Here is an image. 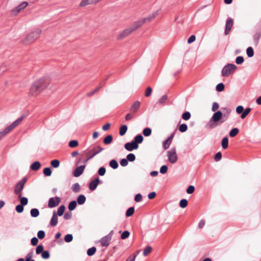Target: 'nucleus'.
I'll use <instances>...</instances> for the list:
<instances>
[{
    "label": "nucleus",
    "mask_w": 261,
    "mask_h": 261,
    "mask_svg": "<svg viewBox=\"0 0 261 261\" xmlns=\"http://www.w3.org/2000/svg\"><path fill=\"white\" fill-rule=\"evenodd\" d=\"M224 110L226 111L224 114L220 111H218L213 114L210 120L206 124V127L208 128L213 129L217 127L219 124L218 122L222 117L225 118V120L227 119L231 113V110L227 108H224Z\"/></svg>",
    "instance_id": "1"
},
{
    "label": "nucleus",
    "mask_w": 261,
    "mask_h": 261,
    "mask_svg": "<svg viewBox=\"0 0 261 261\" xmlns=\"http://www.w3.org/2000/svg\"><path fill=\"white\" fill-rule=\"evenodd\" d=\"M160 11L161 10L159 9L146 17L139 19L134 22L129 27L132 29L133 32L137 30L145 23L150 22L154 19L159 15Z\"/></svg>",
    "instance_id": "2"
},
{
    "label": "nucleus",
    "mask_w": 261,
    "mask_h": 261,
    "mask_svg": "<svg viewBox=\"0 0 261 261\" xmlns=\"http://www.w3.org/2000/svg\"><path fill=\"white\" fill-rule=\"evenodd\" d=\"M41 33L42 30L41 29L38 28L34 29L22 40V43L24 45H29L33 43L40 37Z\"/></svg>",
    "instance_id": "3"
},
{
    "label": "nucleus",
    "mask_w": 261,
    "mask_h": 261,
    "mask_svg": "<svg viewBox=\"0 0 261 261\" xmlns=\"http://www.w3.org/2000/svg\"><path fill=\"white\" fill-rule=\"evenodd\" d=\"M25 116L22 115L20 118L15 120L12 124L10 126L6 127L3 131L0 132V140L10 132H11L15 127L17 126L23 120Z\"/></svg>",
    "instance_id": "4"
},
{
    "label": "nucleus",
    "mask_w": 261,
    "mask_h": 261,
    "mask_svg": "<svg viewBox=\"0 0 261 261\" xmlns=\"http://www.w3.org/2000/svg\"><path fill=\"white\" fill-rule=\"evenodd\" d=\"M40 89L43 91L46 89L50 83V80L49 78L46 77H41L34 82Z\"/></svg>",
    "instance_id": "5"
},
{
    "label": "nucleus",
    "mask_w": 261,
    "mask_h": 261,
    "mask_svg": "<svg viewBox=\"0 0 261 261\" xmlns=\"http://www.w3.org/2000/svg\"><path fill=\"white\" fill-rule=\"evenodd\" d=\"M27 181V178H23L21 179L15 186L14 189V193L18 195V198H20L22 196L21 191L23 189L24 185Z\"/></svg>",
    "instance_id": "6"
},
{
    "label": "nucleus",
    "mask_w": 261,
    "mask_h": 261,
    "mask_svg": "<svg viewBox=\"0 0 261 261\" xmlns=\"http://www.w3.org/2000/svg\"><path fill=\"white\" fill-rule=\"evenodd\" d=\"M236 69L237 66L234 64H228L222 69V74L223 76H227L234 72Z\"/></svg>",
    "instance_id": "7"
},
{
    "label": "nucleus",
    "mask_w": 261,
    "mask_h": 261,
    "mask_svg": "<svg viewBox=\"0 0 261 261\" xmlns=\"http://www.w3.org/2000/svg\"><path fill=\"white\" fill-rule=\"evenodd\" d=\"M167 155L169 161L171 164H174L177 162L178 156L175 148H171L170 150L168 151Z\"/></svg>",
    "instance_id": "8"
},
{
    "label": "nucleus",
    "mask_w": 261,
    "mask_h": 261,
    "mask_svg": "<svg viewBox=\"0 0 261 261\" xmlns=\"http://www.w3.org/2000/svg\"><path fill=\"white\" fill-rule=\"evenodd\" d=\"M42 91V90L34 83L30 88L29 96L30 97H36L39 95Z\"/></svg>",
    "instance_id": "9"
},
{
    "label": "nucleus",
    "mask_w": 261,
    "mask_h": 261,
    "mask_svg": "<svg viewBox=\"0 0 261 261\" xmlns=\"http://www.w3.org/2000/svg\"><path fill=\"white\" fill-rule=\"evenodd\" d=\"M133 32L132 29L129 27L118 34L117 39L118 40H122L130 35Z\"/></svg>",
    "instance_id": "10"
},
{
    "label": "nucleus",
    "mask_w": 261,
    "mask_h": 261,
    "mask_svg": "<svg viewBox=\"0 0 261 261\" xmlns=\"http://www.w3.org/2000/svg\"><path fill=\"white\" fill-rule=\"evenodd\" d=\"M102 150H103V148L99 146H97L93 147L92 149L90 150L87 153V156H89V159H92L97 154L100 152Z\"/></svg>",
    "instance_id": "11"
},
{
    "label": "nucleus",
    "mask_w": 261,
    "mask_h": 261,
    "mask_svg": "<svg viewBox=\"0 0 261 261\" xmlns=\"http://www.w3.org/2000/svg\"><path fill=\"white\" fill-rule=\"evenodd\" d=\"M113 236V231H112L108 235L102 238L100 241L101 245L103 247H107L109 245L110 242L112 239Z\"/></svg>",
    "instance_id": "12"
},
{
    "label": "nucleus",
    "mask_w": 261,
    "mask_h": 261,
    "mask_svg": "<svg viewBox=\"0 0 261 261\" xmlns=\"http://www.w3.org/2000/svg\"><path fill=\"white\" fill-rule=\"evenodd\" d=\"M61 202L60 198L59 197L50 198L49 199L48 206L50 208H53L58 206Z\"/></svg>",
    "instance_id": "13"
},
{
    "label": "nucleus",
    "mask_w": 261,
    "mask_h": 261,
    "mask_svg": "<svg viewBox=\"0 0 261 261\" xmlns=\"http://www.w3.org/2000/svg\"><path fill=\"white\" fill-rule=\"evenodd\" d=\"M138 144H137L136 142L132 141L131 142L126 143L124 145L125 148L128 151H132L134 149H136L138 148Z\"/></svg>",
    "instance_id": "14"
},
{
    "label": "nucleus",
    "mask_w": 261,
    "mask_h": 261,
    "mask_svg": "<svg viewBox=\"0 0 261 261\" xmlns=\"http://www.w3.org/2000/svg\"><path fill=\"white\" fill-rule=\"evenodd\" d=\"M233 19L231 18H229L226 22L225 24V35H227L229 34V32L231 30V29L233 25Z\"/></svg>",
    "instance_id": "15"
},
{
    "label": "nucleus",
    "mask_w": 261,
    "mask_h": 261,
    "mask_svg": "<svg viewBox=\"0 0 261 261\" xmlns=\"http://www.w3.org/2000/svg\"><path fill=\"white\" fill-rule=\"evenodd\" d=\"M85 168V165H82L78 167L75 169L73 172V175L75 177L80 176L84 172V170Z\"/></svg>",
    "instance_id": "16"
},
{
    "label": "nucleus",
    "mask_w": 261,
    "mask_h": 261,
    "mask_svg": "<svg viewBox=\"0 0 261 261\" xmlns=\"http://www.w3.org/2000/svg\"><path fill=\"white\" fill-rule=\"evenodd\" d=\"M173 137L174 134H172L166 141L163 142V147L165 150L167 149L169 147Z\"/></svg>",
    "instance_id": "17"
},
{
    "label": "nucleus",
    "mask_w": 261,
    "mask_h": 261,
    "mask_svg": "<svg viewBox=\"0 0 261 261\" xmlns=\"http://www.w3.org/2000/svg\"><path fill=\"white\" fill-rule=\"evenodd\" d=\"M99 182V178H96L95 179L93 180L89 185V189L91 191L94 190L97 186H98Z\"/></svg>",
    "instance_id": "18"
},
{
    "label": "nucleus",
    "mask_w": 261,
    "mask_h": 261,
    "mask_svg": "<svg viewBox=\"0 0 261 261\" xmlns=\"http://www.w3.org/2000/svg\"><path fill=\"white\" fill-rule=\"evenodd\" d=\"M58 223V216L56 212H53V217L50 220V224L52 226L57 225Z\"/></svg>",
    "instance_id": "19"
},
{
    "label": "nucleus",
    "mask_w": 261,
    "mask_h": 261,
    "mask_svg": "<svg viewBox=\"0 0 261 261\" xmlns=\"http://www.w3.org/2000/svg\"><path fill=\"white\" fill-rule=\"evenodd\" d=\"M140 102L139 101H135L130 107V111L133 113L137 112L140 108Z\"/></svg>",
    "instance_id": "20"
},
{
    "label": "nucleus",
    "mask_w": 261,
    "mask_h": 261,
    "mask_svg": "<svg viewBox=\"0 0 261 261\" xmlns=\"http://www.w3.org/2000/svg\"><path fill=\"white\" fill-rule=\"evenodd\" d=\"M41 167V164L38 161H36L34 162L31 166L30 169L33 171H37Z\"/></svg>",
    "instance_id": "21"
},
{
    "label": "nucleus",
    "mask_w": 261,
    "mask_h": 261,
    "mask_svg": "<svg viewBox=\"0 0 261 261\" xmlns=\"http://www.w3.org/2000/svg\"><path fill=\"white\" fill-rule=\"evenodd\" d=\"M102 87V85L100 84V85L97 87V88H96L95 89L90 91V92H88L86 93V96L87 97H91L92 96H93L94 94H95V93H96L97 92H98L99 90Z\"/></svg>",
    "instance_id": "22"
},
{
    "label": "nucleus",
    "mask_w": 261,
    "mask_h": 261,
    "mask_svg": "<svg viewBox=\"0 0 261 261\" xmlns=\"http://www.w3.org/2000/svg\"><path fill=\"white\" fill-rule=\"evenodd\" d=\"M221 144L224 149H226L228 145V139L227 137L223 138L222 140Z\"/></svg>",
    "instance_id": "23"
},
{
    "label": "nucleus",
    "mask_w": 261,
    "mask_h": 261,
    "mask_svg": "<svg viewBox=\"0 0 261 261\" xmlns=\"http://www.w3.org/2000/svg\"><path fill=\"white\" fill-rule=\"evenodd\" d=\"M113 140V137L112 135H108L107 136L103 139V143L106 144H110Z\"/></svg>",
    "instance_id": "24"
},
{
    "label": "nucleus",
    "mask_w": 261,
    "mask_h": 261,
    "mask_svg": "<svg viewBox=\"0 0 261 261\" xmlns=\"http://www.w3.org/2000/svg\"><path fill=\"white\" fill-rule=\"evenodd\" d=\"M86 201V197L83 195H80L78 196L77 198V202L79 204H83L85 203Z\"/></svg>",
    "instance_id": "25"
},
{
    "label": "nucleus",
    "mask_w": 261,
    "mask_h": 261,
    "mask_svg": "<svg viewBox=\"0 0 261 261\" xmlns=\"http://www.w3.org/2000/svg\"><path fill=\"white\" fill-rule=\"evenodd\" d=\"M127 130V127L126 125H121L120 127L119 134L120 136H123Z\"/></svg>",
    "instance_id": "26"
},
{
    "label": "nucleus",
    "mask_w": 261,
    "mask_h": 261,
    "mask_svg": "<svg viewBox=\"0 0 261 261\" xmlns=\"http://www.w3.org/2000/svg\"><path fill=\"white\" fill-rule=\"evenodd\" d=\"M239 132V130L238 128H233L229 132V136L231 137H234L238 134Z\"/></svg>",
    "instance_id": "27"
},
{
    "label": "nucleus",
    "mask_w": 261,
    "mask_h": 261,
    "mask_svg": "<svg viewBox=\"0 0 261 261\" xmlns=\"http://www.w3.org/2000/svg\"><path fill=\"white\" fill-rule=\"evenodd\" d=\"M71 189L74 192L78 193L81 189L80 185L79 183H75L72 185Z\"/></svg>",
    "instance_id": "28"
},
{
    "label": "nucleus",
    "mask_w": 261,
    "mask_h": 261,
    "mask_svg": "<svg viewBox=\"0 0 261 261\" xmlns=\"http://www.w3.org/2000/svg\"><path fill=\"white\" fill-rule=\"evenodd\" d=\"M143 140V137H142V136L141 135H139L135 137L133 141L134 142H136L137 144H138V143H141V142H142Z\"/></svg>",
    "instance_id": "29"
},
{
    "label": "nucleus",
    "mask_w": 261,
    "mask_h": 261,
    "mask_svg": "<svg viewBox=\"0 0 261 261\" xmlns=\"http://www.w3.org/2000/svg\"><path fill=\"white\" fill-rule=\"evenodd\" d=\"M31 215L33 217H37L39 215V211L37 208H33L31 210Z\"/></svg>",
    "instance_id": "30"
},
{
    "label": "nucleus",
    "mask_w": 261,
    "mask_h": 261,
    "mask_svg": "<svg viewBox=\"0 0 261 261\" xmlns=\"http://www.w3.org/2000/svg\"><path fill=\"white\" fill-rule=\"evenodd\" d=\"M251 109L250 108H246L245 110H244L243 112L242 113L241 118L242 119H244L251 112Z\"/></svg>",
    "instance_id": "31"
},
{
    "label": "nucleus",
    "mask_w": 261,
    "mask_h": 261,
    "mask_svg": "<svg viewBox=\"0 0 261 261\" xmlns=\"http://www.w3.org/2000/svg\"><path fill=\"white\" fill-rule=\"evenodd\" d=\"M28 6V3L27 2H23L20 5H19L16 8V10L19 12L21 10L25 8Z\"/></svg>",
    "instance_id": "32"
},
{
    "label": "nucleus",
    "mask_w": 261,
    "mask_h": 261,
    "mask_svg": "<svg viewBox=\"0 0 261 261\" xmlns=\"http://www.w3.org/2000/svg\"><path fill=\"white\" fill-rule=\"evenodd\" d=\"M65 209V207L64 205H61L58 208L57 213H56L57 215H58L59 216H62L64 212Z\"/></svg>",
    "instance_id": "33"
},
{
    "label": "nucleus",
    "mask_w": 261,
    "mask_h": 261,
    "mask_svg": "<svg viewBox=\"0 0 261 261\" xmlns=\"http://www.w3.org/2000/svg\"><path fill=\"white\" fill-rule=\"evenodd\" d=\"M110 166L111 168L115 169L118 168V164L115 160H112L110 162Z\"/></svg>",
    "instance_id": "34"
},
{
    "label": "nucleus",
    "mask_w": 261,
    "mask_h": 261,
    "mask_svg": "<svg viewBox=\"0 0 261 261\" xmlns=\"http://www.w3.org/2000/svg\"><path fill=\"white\" fill-rule=\"evenodd\" d=\"M68 145L71 148H75L79 145V142L77 140H71L69 142Z\"/></svg>",
    "instance_id": "35"
},
{
    "label": "nucleus",
    "mask_w": 261,
    "mask_h": 261,
    "mask_svg": "<svg viewBox=\"0 0 261 261\" xmlns=\"http://www.w3.org/2000/svg\"><path fill=\"white\" fill-rule=\"evenodd\" d=\"M77 203L75 201H72L70 202L68 205V209L70 211H73L74 210L76 206Z\"/></svg>",
    "instance_id": "36"
},
{
    "label": "nucleus",
    "mask_w": 261,
    "mask_h": 261,
    "mask_svg": "<svg viewBox=\"0 0 261 261\" xmlns=\"http://www.w3.org/2000/svg\"><path fill=\"white\" fill-rule=\"evenodd\" d=\"M135 212V208L133 207H130L126 212V216L130 217L133 215Z\"/></svg>",
    "instance_id": "37"
},
{
    "label": "nucleus",
    "mask_w": 261,
    "mask_h": 261,
    "mask_svg": "<svg viewBox=\"0 0 261 261\" xmlns=\"http://www.w3.org/2000/svg\"><path fill=\"white\" fill-rule=\"evenodd\" d=\"M188 203L187 199H182L179 202V206L181 208H185L188 205Z\"/></svg>",
    "instance_id": "38"
},
{
    "label": "nucleus",
    "mask_w": 261,
    "mask_h": 261,
    "mask_svg": "<svg viewBox=\"0 0 261 261\" xmlns=\"http://www.w3.org/2000/svg\"><path fill=\"white\" fill-rule=\"evenodd\" d=\"M20 199V204L24 206L26 205L28 203V199L27 198L24 197H22L21 196L20 198H18Z\"/></svg>",
    "instance_id": "39"
},
{
    "label": "nucleus",
    "mask_w": 261,
    "mask_h": 261,
    "mask_svg": "<svg viewBox=\"0 0 261 261\" xmlns=\"http://www.w3.org/2000/svg\"><path fill=\"white\" fill-rule=\"evenodd\" d=\"M96 251V248L95 247H92V248H89L87 250V254L89 256H92L93 254H95V252Z\"/></svg>",
    "instance_id": "40"
},
{
    "label": "nucleus",
    "mask_w": 261,
    "mask_h": 261,
    "mask_svg": "<svg viewBox=\"0 0 261 261\" xmlns=\"http://www.w3.org/2000/svg\"><path fill=\"white\" fill-rule=\"evenodd\" d=\"M43 174L47 176H49L51 174V170L50 168L46 167L43 169Z\"/></svg>",
    "instance_id": "41"
},
{
    "label": "nucleus",
    "mask_w": 261,
    "mask_h": 261,
    "mask_svg": "<svg viewBox=\"0 0 261 261\" xmlns=\"http://www.w3.org/2000/svg\"><path fill=\"white\" fill-rule=\"evenodd\" d=\"M178 129L180 132L184 133L187 130L188 126L186 124H182L179 125Z\"/></svg>",
    "instance_id": "42"
},
{
    "label": "nucleus",
    "mask_w": 261,
    "mask_h": 261,
    "mask_svg": "<svg viewBox=\"0 0 261 261\" xmlns=\"http://www.w3.org/2000/svg\"><path fill=\"white\" fill-rule=\"evenodd\" d=\"M151 129L150 128L147 127L144 129L143 131V135L146 136L148 137L151 135Z\"/></svg>",
    "instance_id": "43"
},
{
    "label": "nucleus",
    "mask_w": 261,
    "mask_h": 261,
    "mask_svg": "<svg viewBox=\"0 0 261 261\" xmlns=\"http://www.w3.org/2000/svg\"><path fill=\"white\" fill-rule=\"evenodd\" d=\"M152 248L150 246H148L144 249L143 255L145 256H147L151 251Z\"/></svg>",
    "instance_id": "44"
},
{
    "label": "nucleus",
    "mask_w": 261,
    "mask_h": 261,
    "mask_svg": "<svg viewBox=\"0 0 261 261\" xmlns=\"http://www.w3.org/2000/svg\"><path fill=\"white\" fill-rule=\"evenodd\" d=\"M50 164L53 167L58 168L60 165V161L58 160H54L51 161Z\"/></svg>",
    "instance_id": "45"
},
{
    "label": "nucleus",
    "mask_w": 261,
    "mask_h": 261,
    "mask_svg": "<svg viewBox=\"0 0 261 261\" xmlns=\"http://www.w3.org/2000/svg\"><path fill=\"white\" fill-rule=\"evenodd\" d=\"M191 117V114L189 112H186L182 114V118L185 120H189Z\"/></svg>",
    "instance_id": "46"
},
{
    "label": "nucleus",
    "mask_w": 261,
    "mask_h": 261,
    "mask_svg": "<svg viewBox=\"0 0 261 261\" xmlns=\"http://www.w3.org/2000/svg\"><path fill=\"white\" fill-rule=\"evenodd\" d=\"M126 159L127 161H129L130 162H133L136 159L135 155L133 153H129L126 156Z\"/></svg>",
    "instance_id": "47"
},
{
    "label": "nucleus",
    "mask_w": 261,
    "mask_h": 261,
    "mask_svg": "<svg viewBox=\"0 0 261 261\" xmlns=\"http://www.w3.org/2000/svg\"><path fill=\"white\" fill-rule=\"evenodd\" d=\"M72 239H73V237H72V234H66L64 238V240L67 243L70 242L71 241H72Z\"/></svg>",
    "instance_id": "48"
},
{
    "label": "nucleus",
    "mask_w": 261,
    "mask_h": 261,
    "mask_svg": "<svg viewBox=\"0 0 261 261\" xmlns=\"http://www.w3.org/2000/svg\"><path fill=\"white\" fill-rule=\"evenodd\" d=\"M224 89V85L223 83H219L216 86V90L218 92H221Z\"/></svg>",
    "instance_id": "49"
},
{
    "label": "nucleus",
    "mask_w": 261,
    "mask_h": 261,
    "mask_svg": "<svg viewBox=\"0 0 261 261\" xmlns=\"http://www.w3.org/2000/svg\"><path fill=\"white\" fill-rule=\"evenodd\" d=\"M41 256L44 259H48L50 256L49 252L47 251H43L42 252Z\"/></svg>",
    "instance_id": "50"
},
{
    "label": "nucleus",
    "mask_w": 261,
    "mask_h": 261,
    "mask_svg": "<svg viewBox=\"0 0 261 261\" xmlns=\"http://www.w3.org/2000/svg\"><path fill=\"white\" fill-rule=\"evenodd\" d=\"M33 255V252L29 253L25 256V261H35V260L32 259Z\"/></svg>",
    "instance_id": "51"
},
{
    "label": "nucleus",
    "mask_w": 261,
    "mask_h": 261,
    "mask_svg": "<svg viewBox=\"0 0 261 261\" xmlns=\"http://www.w3.org/2000/svg\"><path fill=\"white\" fill-rule=\"evenodd\" d=\"M129 232L127 230H125L122 233L121 238L123 240L126 239L129 237Z\"/></svg>",
    "instance_id": "52"
},
{
    "label": "nucleus",
    "mask_w": 261,
    "mask_h": 261,
    "mask_svg": "<svg viewBox=\"0 0 261 261\" xmlns=\"http://www.w3.org/2000/svg\"><path fill=\"white\" fill-rule=\"evenodd\" d=\"M152 91V89L150 87H147L145 92V96L147 97H149L151 95Z\"/></svg>",
    "instance_id": "53"
},
{
    "label": "nucleus",
    "mask_w": 261,
    "mask_h": 261,
    "mask_svg": "<svg viewBox=\"0 0 261 261\" xmlns=\"http://www.w3.org/2000/svg\"><path fill=\"white\" fill-rule=\"evenodd\" d=\"M43 251V246L42 245L38 246L36 249V252L37 254L42 253Z\"/></svg>",
    "instance_id": "54"
},
{
    "label": "nucleus",
    "mask_w": 261,
    "mask_h": 261,
    "mask_svg": "<svg viewBox=\"0 0 261 261\" xmlns=\"http://www.w3.org/2000/svg\"><path fill=\"white\" fill-rule=\"evenodd\" d=\"M7 69V67L5 64H0V75L4 73Z\"/></svg>",
    "instance_id": "55"
},
{
    "label": "nucleus",
    "mask_w": 261,
    "mask_h": 261,
    "mask_svg": "<svg viewBox=\"0 0 261 261\" xmlns=\"http://www.w3.org/2000/svg\"><path fill=\"white\" fill-rule=\"evenodd\" d=\"M195 190V187L193 186H190L187 188L186 192L188 194H192Z\"/></svg>",
    "instance_id": "56"
},
{
    "label": "nucleus",
    "mask_w": 261,
    "mask_h": 261,
    "mask_svg": "<svg viewBox=\"0 0 261 261\" xmlns=\"http://www.w3.org/2000/svg\"><path fill=\"white\" fill-rule=\"evenodd\" d=\"M23 210V205L21 204H18L16 206V211L19 213H22Z\"/></svg>",
    "instance_id": "57"
},
{
    "label": "nucleus",
    "mask_w": 261,
    "mask_h": 261,
    "mask_svg": "<svg viewBox=\"0 0 261 261\" xmlns=\"http://www.w3.org/2000/svg\"><path fill=\"white\" fill-rule=\"evenodd\" d=\"M244 61V58L242 56H239L236 59V62L237 64H241L243 63Z\"/></svg>",
    "instance_id": "58"
},
{
    "label": "nucleus",
    "mask_w": 261,
    "mask_h": 261,
    "mask_svg": "<svg viewBox=\"0 0 261 261\" xmlns=\"http://www.w3.org/2000/svg\"><path fill=\"white\" fill-rule=\"evenodd\" d=\"M37 236L39 239H43L45 237V232L43 230H39L38 232Z\"/></svg>",
    "instance_id": "59"
},
{
    "label": "nucleus",
    "mask_w": 261,
    "mask_h": 261,
    "mask_svg": "<svg viewBox=\"0 0 261 261\" xmlns=\"http://www.w3.org/2000/svg\"><path fill=\"white\" fill-rule=\"evenodd\" d=\"M219 108V104L218 103H217V102H214L213 104L212 108V110L213 112H217V111L218 110Z\"/></svg>",
    "instance_id": "60"
},
{
    "label": "nucleus",
    "mask_w": 261,
    "mask_h": 261,
    "mask_svg": "<svg viewBox=\"0 0 261 261\" xmlns=\"http://www.w3.org/2000/svg\"><path fill=\"white\" fill-rule=\"evenodd\" d=\"M244 110V107L242 106H239L236 108V112L238 114H240L243 112Z\"/></svg>",
    "instance_id": "61"
},
{
    "label": "nucleus",
    "mask_w": 261,
    "mask_h": 261,
    "mask_svg": "<svg viewBox=\"0 0 261 261\" xmlns=\"http://www.w3.org/2000/svg\"><path fill=\"white\" fill-rule=\"evenodd\" d=\"M168 170V167L166 165L162 166L160 168V172L162 174H165Z\"/></svg>",
    "instance_id": "62"
},
{
    "label": "nucleus",
    "mask_w": 261,
    "mask_h": 261,
    "mask_svg": "<svg viewBox=\"0 0 261 261\" xmlns=\"http://www.w3.org/2000/svg\"><path fill=\"white\" fill-rule=\"evenodd\" d=\"M106 171V170L105 168L102 167L99 169L98 173L99 175H100L101 176H103L105 174Z\"/></svg>",
    "instance_id": "63"
},
{
    "label": "nucleus",
    "mask_w": 261,
    "mask_h": 261,
    "mask_svg": "<svg viewBox=\"0 0 261 261\" xmlns=\"http://www.w3.org/2000/svg\"><path fill=\"white\" fill-rule=\"evenodd\" d=\"M167 99V95H164L160 99V100H159V103L160 104H163L166 101Z\"/></svg>",
    "instance_id": "64"
}]
</instances>
